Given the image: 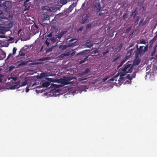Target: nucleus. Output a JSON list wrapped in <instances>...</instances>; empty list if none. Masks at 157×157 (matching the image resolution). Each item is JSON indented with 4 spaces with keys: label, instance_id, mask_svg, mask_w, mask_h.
<instances>
[{
    "label": "nucleus",
    "instance_id": "obj_1",
    "mask_svg": "<svg viewBox=\"0 0 157 157\" xmlns=\"http://www.w3.org/2000/svg\"><path fill=\"white\" fill-rule=\"evenodd\" d=\"M2 5L4 11L7 12V13L4 17V19L9 20H12L13 16L12 13L10 12L13 6L12 1H5L3 3Z\"/></svg>",
    "mask_w": 157,
    "mask_h": 157
},
{
    "label": "nucleus",
    "instance_id": "obj_2",
    "mask_svg": "<svg viewBox=\"0 0 157 157\" xmlns=\"http://www.w3.org/2000/svg\"><path fill=\"white\" fill-rule=\"evenodd\" d=\"M133 67L131 65V64L128 63L127 62L125 64L123 65L122 67L120 68L119 70V72L120 76L119 80L118 81V83L116 82V84H118L120 82L119 81L123 80L124 78L123 76L126 75L128 73H130L132 72L133 70Z\"/></svg>",
    "mask_w": 157,
    "mask_h": 157
},
{
    "label": "nucleus",
    "instance_id": "obj_3",
    "mask_svg": "<svg viewBox=\"0 0 157 157\" xmlns=\"http://www.w3.org/2000/svg\"><path fill=\"white\" fill-rule=\"evenodd\" d=\"M148 44L146 45L145 46H140L139 48H138L137 51H135V55H136L137 56L140 55L141 56L144 55L148 50Z\"/></svg>",
    "mask_w": 157,
    "mask_h": 157
},
{
    "label": "nucleus",
    "instance_id": "obj_4",
    "mask_svg": "<svg viewBox=\"0 0 157 157\" xmlns=\"http://www.w3.org/2000/svg\"><path fill=\"white\" fill-rule=\"evenodd\" d=\"M73 79V78L70 77L64 76L63 78H60L59 80V82L63 85H65L67 84H71L72 82H70V81L72 80Z\"/></svg>",
    "mask_w": 157,
    "mask_h": 157
},
{
    "label": "nucleus",
    "instance_id": "obj_5",
    "mask_svg": "<svg viewBox=\"0 0 157 157\" xmlns=\"http://www.w3.org/2000/svg\"><path fill=\"white\" fill-rule=\"evenodd\" d=\"M67 32V31H62L61 32H59L57 35L55 36L56 38H57V41H59L60 39L63 36V35L66 34Z\"/></svg>",
    "mask_w": 157,
    "mask_h": 157
},
{
    "label": "nucleus",
    "instance_id": "obj_6",
    "mask_svg": "<svg viewBox=\"0 0 157 157\" xmlns=\"http://www.w3.org/2000/svg\"><path fill=\"white\" fill-rule=\"evenodd\" d=\"M141 61V59L140 58H139V56H136V55H135V59L133 61V64H131L132 66L133 67L134 66H136L140 64Z\"/></svg>",
    "mask_w": 157,
    "mask_h": 157
},
{
    "label": "nucleus",
    "instance_id": "obj_7",
    "mask_svg": "<svg viewBox=\"0 0 157 157\" xmlns=\"http://www.w3.org/2000/svg\"><path fill=\"white\" fill-rule=\"evenodd\" d=\"M90 51L89 50H85L77 54L76 56H79L80 58H84L85 56V55L87 54Z\"/></svg>",
    "mask_w": 157,
    "mask_h": 157
},
{
    "label": "nucleus",
    "instance_id": "obj_8",
    "mask_svg": "<svg viewBox=\"0 0 157 157\" xmlns=\"http://www.w3.org/2000/svg\"><path fill=\"white\" fill-rule=\"evenodd\" d=\"M20 81H17L14 83V85L10 87V89L11 90H14L15 89H18L20 87Z\"/></svg>",
    "mask_w": 157,
    "mask_h": 157
},
{
    "label": "nucleus",
    "instance_id": "obj_9",
    "mask_svg": "<svg viewBox=\"0 0 157 157\" xmlns=\"http://www.w3.org/2000/svg\"><path fill=\"white\" fill-rule=\"evenodd\" d=\"M30 0H26L25 2H24L23 6L25 7L26 10L29 9V8L31 5V3L29 2Z\"/></svg>",
    "mask_w": 157,
    "mask_h": 157
},
{
    "label": "nucleus",
    "instance_id": "obj_10",
    "mask_svg": "<svg viewBox=\"0 0 157 157\" xmlns=\"http://www.w3.org/2000/svg\"><path fill=\"white\" fill-rule=\"evenodd\" d=\"M90 71V69L87 68L84 71L78 74V76L79 77H81L83 75L88 74Z\"/></svg>",
    "mask_w": 157,
    "mask_h": 157
},
{
    "label": "nucleus",
    "instance_id": "obj_11",
    "mask_svg": "<svg viewBox=\"0 0 157 157\" xmlns=\"http://www.w3.org/2000/svg\"><path fill=\"white\" fill-rule=\"evenodd\" d=\"M41 86L42 87H47L50 85V82L45 80H42L41 82Z\"/></svg>",
    "mask_w": 157,
    "mask_h": 157
},
{
    "label": "nucleus",
    "instance_id": "obj_12",
    "mask_svg": "<svg viewBox=\"0 0 157 157\" xmlns=\"http://www.w3.org/2000/svg\"><path fill=\"white\" fill-rule=\"evenodd\" d=\"M9 30V29H7L5 27H0V33L1 34H4L6 32Z\"/></svg>",
    "mask_w": 157,
    "mask_h": 157
},
{
    "label": "nucleus",
    "instance_id": "obj_13",
    "mask_svg": "<svg viewBox=\"0 0 157 157\" xmlns=\"http://www.w3.org/2000/svg\"><path fill=\"white\" fill-rule=\"evenodd\" d=\"M71 45H69L68 46H67L66 45H61L59 46V48L61 50L63 51L65 50L68 47H71Z\"/></svg>",
    "mask_w": 157,
    "mask_h": 157
},
{
    "label": "nucleus",
    "instance_id": "obj_14",
    "mask_svg": "<svg viewBox=\"0 0 157 157\" xmlns=\"http://www.w3.org/2000/svg\"><path fill=\"white\" fill-rule=\"evenodd\" d=\"M41 17L43 21H47L49 19V17L47 14H43L41 16Z\"/></svg>",
    "mask_w": 157,
    "mask_h": 157
},
{
    "label": "nucleus",
    "instance_id": "obj_15",
    "mask_svg": "<svg viewBox=\"0 0 157 157\" xmlns=\"http://www.w3.org/2000/svg\"><path fill=\"white\" fill-rule=\"evenodd\" d=\"M95 7L96 9V12L98 13L101 10V7L100 3H98L95 5Z\"/></svg>",
    "mask_w": 157,
    "mask_h": 157
},
{
    "label": "nucleus",
    "instance_id": "obj_16",
    "mask_svg": "<svg viewBox=\"0 0 157 157\" xmlns=\"http://www.w3.org/2000/svg\"><path fill=\"white\" fill-rule=\"evenodd\" d=\"M136 9H135L132 12L130 15V18H131L132 16H133V18H134L136 16V15L137 13L136 12Z\"/></svg>",
    "mask_w": 157,
    "mask_h": 157
},
{
    "label": "nucleus",
    "instance_id": "obj_17",
    "mask_svg": "<svg viewBox=\"0 0 157 157\" xmlns=\"http://www.w3.org/2000/svg\"><path fill=\"white\" fill-rule=\"evenodd\" d=\"M88 17L87 16H85L82 18V21L80 22L81 24L82 25L84 24L88 20Z\"/></svg>",
    "mask_w": 157,
    "mask_h": 157
},
{
    "label": "nucleus",
    "instance_id": "obj_18",
    "mask_svg": "<svg viewBox=\"0 0 157 157\" xmlns=\"http://www.w3.org/2000/svg\"><path fill=\"white\" fill-rule=\"evenodd\" d=\"M17 77H9L8 78V80L10 81L12 83H13L14 82L17 80Z\"/></svg>",
    "mask_w": 157,
    "mask_h": 157
},
{
    "label": "nucleus",
    "instance_id": "obj_19",
    "mask_svg": "<svg viewBox=\"0 0 157 157\" xmlns=\"http://www.w3.org/2000/svg\"><path fill=\"white\" fill-rule=\"evenodd\" d=\"M119 72H118V73H117L115 76H114L112 78L110 79L109 80L110 81V83L113 82V81H114L115 80V78H117L118 77V76L120 75V74L119 73Z\"/></svg>",
    "mask_w": 157,
    "mask_h": 157
},
{
    "label": "nucleus",
    "instance_id": "obj_20",
    "mask_svg": "<svg viewBox=\"0 0 157 157\" xmlns=\"http://www.w3.org/2000/svg\"><path fill=\"white\" fill-rule=\"evenodd\" d=\"M85 44L86 45V47L89 48H91V46L93 45V44L90 43V42L89 40H87Z\"/></svg>",
    "mask_w": 157,
    "mask_h": 157
},
{
    "label": "nucleus",
    "instance_id": "obj_21",
    "mask_svg": "<svg viewBox=\"0 0 157 157\" xmlns=\"http://www.w3.org/2000/svg\"><path fill=\"white\" fill-rule=\"evenodd\" d=\"M73 8L74 7L72 4L70 6L68 9L67 10H66L67 13H69L71 12Z\"/></svg>",
    "mask_w": 157,
    "mask_h": 157
},
{
    "label": "nucleus",
    "instance_id": "obj_22",
    "mask_svg": "<svg viewBox=\"0 0 157 157\" xmlns=\"http://www.w3.org/2000/svg\"><path fill=\"white\" fill-rule=\"evenodd\" d=\"M15 25L13 21H11L9 23L8 25V28L10 29L13 27V25Z\"/></svg>",
    "mask_w": 157,
    "mask_h": 157
},
{
    "label": "nucleus",
    "instance_id": "obj_23",
    "mask_svg": "<svg viewBox=\"0 0 157 157\" xmlns=\"http://www.w3.org/2000/svg\"><path fill=\"white\" fill-rule=\"evenodd\" d=\"M147 43V42L144 39H142L139 40V42H138V44H145Z\"/></svg>",
    "mask_w": 157,
    "mask_h": 157
},
{
    "label": "nucleus",
    "instance_id": "obj_24",
    "mask_svg": "<svg viewBox=\"0 0 157 157\" xmlns=\"http://www.w3.org/2000/svg\"><path fill=\"white\" fill-rule=\"evenodd\" d=\"M144 18H142L140 21L139 23V25H144L146 23V19L145 21H144Z\"/></svg>",
    "mask_w": 157,
    "mask_h": 157
},
{
    "label": "nucleus",
    "instance_id": "obj_25",
    "mask_svg": "<svg viewBox=\"0 0 157 157\" xmlns=\"http://www.w3.org/2000/svg\"><path fill=\"white\" fill-rule=\"evenodd\" d=\"M156 39V38L155 37H154L152 39L149 41V44L150 45L152 44L153 43H154V42L155 41Z\"/></svg>",
    "mask_w": 157,
    "mask_h": 157
},
{
    "label": "nucleus",
    "instance_id": "obj_26",
    "mask_svg": "<svg viewBox=\"0 0 157 157\" xmlns=\"http://www.w3.org/2000/svg\"><path fill=\"white\" fill-rule=\"evenodd\" d=\"M132 52H130V51H128L127 52L125 57H127L128 58H130Z\"/></svg>",
    "mask_w": 157,
    "mask_h": 157
},
{
    "label": "nucleus",
    "instance_id": "obj_27",
    "mask_svg": "<svg viewBox=\"0 0 157 157\" xmlns=\"http://www.w3.org/2000/svg\"><path fill=\"white\" fill-rule=\"evenodd\" d=\"M123 44H124L123 43H122L120 44L119 46V48L117 49V52H118L120 51L123 46Z\"/></svg>",
    "mask_w": 157,
    "mask_h": 157
},
{
    "label": "nucleus",
    "instance_id": "obj_28",
    "mask_svg": "<svg viewBox=\"0 0 157 157\" xmlns=\"http://www.w3.org/2000/svg\"><path fill=\"white\" fill-rule=\"evenodd\" d=\"M25 54L23 53L22 51L21 50L19 52V54L17 56V57H19L21 56L22 57L24 56H25Z\"/></svg>",
    "mask_w": 157,
    "mask_h": 157
},
{
    "label": "nucleus",
    "instance_id": "obj_29",
    "mask_svg": "<svg viewBox=\"0 0 157 157\" xmlns=\"http://www.w3.org/2000/svg\"><path fill=\"white\" fill-rule=\"evenodd\" d=\"M27 80H25L24 82H22V83L21 84V85H20V87L21 86H25L27 84Z\"/></svg>",
    "mask_w": 157,
    "mask_h": 157
},
{
    "label": "nucleus",
    "instance_id": "obj_30",
    "mask_svg": "<svg viewBox=\"0 0 157 157\" xmlns=\"http://www.w3.org/2000/svg\"><path fill=\"white\" fill-rule=\"evenodd\" d=\"M124 78L123 79V80H124V78H126L128 79L130 81H131L132 79L133 78L130 75V74H128L127 75L126 77H124Z\"/></svg>",
    "mask_w": 157,
    "mask_h": 157
},
{
    "label": "nucleus",
    "instance_id": "obj_31",
    "mask_svg": "<svg viewBox=\"0 0 157 157\" xmlns=\"http://www.w3.org/2000/svg\"><path fill=\"white\" fill-rule=\"evenodd\" d=\"M51 29L53 30H54L55 33H56L58 30V28L56 26H53L51 28Z\"/></svg>",
    "mask_w": 157,
    "mask_h": 157
},
{
    "label": "nucleus",
    "instance_id": "obj_32",
    "mask_svg": "<svg viewBox=\"0 0 157 157\" xmlns=\"http://www.w3.org/2000/svg\"><path fill=\"white\" fill-rule=\"evenodd\" d=\"M67 0H60L59 2L62 5H65L67 3Z\"/></svg>",
    "mask_w": 157,
    "mask_h": 157
},
{
    "label": "nucleus",
    "instance_id": "obj_33",
    "mask_svg": "<svg viewBox=\"0 0 157 157\" xmlns=\"http://www.w3.org/2000/svg\"><path fill=\"white\" fill-rule=\"evenodd\" d=\"M132 28V26L131 25L125 31V33L126 34L127 33H128L129 32L130 30H131V29Z\"/></svg>",
    "mask_w": 157,
    "mask_h": 157
},
{
    "label": "nucleus",
    "instance_id": "obj_34",
    "mask_svg": "<svg viewBox=\"0 0 157 157\" xmlns=\"http://www.w3.org/2000/svg\"><path fill=\"white\" fill-rule=\"evenodd\" d=\"M115 84H116V85H119V84H121V83H123V80H121L120 81H119V82H120L119 83H116V82H117V83H118V82L117 81H118L119 80H118L117 81V78H115Z\"/></svg>",
    "mask_w": 157,
    "mask_h": 157
},
{
    "label": "nucleus",
    "instance_id": "obj_35",
    "mask_svg": "<svg viewBox=\"0 0 157 157\" xmlns=\"http://www.w3.org/2000/svg\"><path fill=\"white\" fill-rule=\"evenodd\" d=\"M57 38H56V37H55V38L53 37H52V38H51V39H49V40H51V42H52V43H54L56 41V39Z\"/></svg>",
    "mask_w": 157,
    "mask_h": 157
},
{
    "label": "nucleus",
    "instance_id": "obj_36",
    "mask_svg": "<svg viewBox=\"0 0 157 157\" xmlns=\"http://www.w3.org/2000/svg\"><path fill=\"white\" fill-rule=\"evenodd\" d=\"M91 26V23L87 24L86 25V28H85V29H86V30H88L90 28Z\"/></svg>",
    "mask_w": 157,
    "mask_h": 157
},
{
    "label": "nucleus",
    "instance_id": "obj_37",
    "mask_svg": "<svg viewBox=\"0 0 157 157\" xmlns=\"http://www.w3.org/2000/svg\"><path fill=\"white\" fill-rule=\"evenodd\" d=\"M156 46L155 48H154V49H153V51H152V52L151 53V56H153L155 55V54L156 52Z\"/></svg>",
    "mask_w": 157,
    "mask_h": 157
},
{
    "label": "nucleus",
    "instance_id": "obj_38",
    "mask_svg": "<svg viewBox=\"0 0 157 157\" xmlns=\"http://www.w3.org/2000/svg\"><path fill=\"white\" fill-rule=\"evenodd\" d=\"M15 67L14 66L11 65V66H10L9 67V71H12L14 69H15Z\"/></svg>",
    "mask_w": 157,
    "mask_h": 157
},
{
    "label": "nucleus",
    "instance_id": "obj_39",
    "mask_svg": "<svg viewBox=\"0 0 157 157\" xmlns=\"http://www.w3.org/2000/svg\"><path fill=\"white\" fill-rule=\"evenodd\" d=\"M40 76L41 78H44L46 76V74L44 73H42L40 74Z\"/></svg>",
    "mask_w": 157,
    "mask_h": 157
},
{
    "label": "nucleus",
    "instance_id": "obj_40",
    "mask_svg": "<svg viewBox=\"0 0 157 157\" xmlns=\"http://www.w3.org/2000/svg\"><path fill=\"white\" fill-rule=\"evenodd\" d=\"M47 57L42 58L38 59L39 61H43L45 60H48Z\"/></svg>",
    "mask_w": 157,
    "mask_h": 157
},
{
    "label": "nucleus",
    "instance_id": "obj_41",
    "mask_svg": "<svg viewBox=\"0 0 157 157\" xmlns=\"http://www.w3.org/2000/svg\"><path fill=\"white\" fill-rule=\"evenodd\" d=\"M17 50V49L16 48H13L12 55H14L15 54Z\"/></svg>",
    "mask_w": 157,
    "mask_h": 157
},
{
    "label": "nucleus",
    "instance_id": "obj_42",
    "mask_svg": "<svg viewBox=\"0 0 157 157\" xmlns=\"http://www.w3.org/2000/svg\"><path fill=\"white\" fill-rule=\"evenodd\" d=\"M128 59V58H127V57H125L123 59L122 61H121V62H122L123 63H124V62L127 61Z\"/></svg>",
    "mask_w": 157,
    "mask_h": 157
},
{
    "label": "nucleus",
    "instance_id": "obj_43",
    "mask_svg": "<svg viewBox=\"0 0 157 157\" xmlns=\"http://www.w3.org/2000/svg\"><path fill=\"white\" fill-rule=\"evenodd\" d=\"M76 51L74 50H73L71 52V56H73L75 54Z\"/></svg>",
    "mask_w": 157,
    "mask_h": 157
},
{
    "label": "nucleus",
    "instance_id": "obj_44",
    "mask_svg": "<svg viewBox=\"0 0 157 157\" xmlns=\"http://www.w3.org/2000/svg\"><path fill=\"white\" fill-rule=\"evenodd\" d=\"M65 54L66 56H71V52H67L66 53H64Z\"/></svg>",
    "mask_w": 157,
    "mask_h": 157
},
{
    "label": "nucleus",
    "instance_id": "obj_45",
    "mask_svg": "<svg viewBox=\"0 0 157 157\" xmlns=\"http://www.w3.org/2000/svg\"><path fill=\"white\" fill-rule=\"evenodd\" d=\"M4 77V76L2 74H0V82H2V78Z\"/></svg>",
    "mask_w": 157,
    "mask_h": 157
},
{
    "label": "nucleus",
    "instance_id": "obj_46",
    "mask_svg": "<svg viewBox=\"0 0 157 157\" xmlns=\"http://www.w3.org/2000/svg\"><path fill=\"white\" fill-rule=\"evenodd\" d=\"M65 56H66L65 54L64 53H63V54H62L61 55H59V58H63V57H64Z\"/></svg>",
    "mask_w": 157,
    "mask_h": 157
},
{
    "label": "nucleus",
    "instance_id": "obj_47",
    "mask_svg": "<svg viewBox=\"0 0 157 157\" xmlns=\"http://www.w3.org/2000/svg\"><path fill=\"white\" fill-rule=\"evenodd\" d=\"M30 87V86H27L26 87V89L25 90V91L26 93L28 92L29 90V87Z\"/></svg>",
    "mask_w": 157,
    "mask_h": 157
},
{
    "label": "nucleus",
    "instance_id": "obj_48",
    "mask_svg": "<svg viewBox=\"0 0 157 157\" xmlns=\"http://www.w3.org/2000/svg\"><path fill=\"white\" fill-rule=\"evenodd\" d=\"M25 64V63L24 62H21L18 64V66H22L24 65Z\"/></svg>",
    "mask_w": 157,
    "mask_h": 157
},
{
    "label": "nucleus",
    "instance_id": "obj_49",
    "mask_svg": "<svg viewBox=\"0 0 157 157\" xmlns=\"http://www.w3.org/2000/svg\"><path fill=\"white\" fill-rule=\"evenodd\" d=\"M3 12L1 10H0V17L2 18L3 19V17H4L3 16Z\"/></svg>",
    "mask_w": 157,
    "mask_h": 157
},
{
    "label": "nucleus",
    "instance_id": "obj_50",
    "mask_svg": "<svg viewBox=\"0 0 157 157\" xmlns=\"http://www.w3.org/2000/svg\"><path fill=\"white\" fill-rule=\"evenodd\" d=\"M144 2H140L138 3V6H141L143 4Z\"/></svg>",
    "mask_w": 157,
    "mask_h": 157
},
{
    "label": "nucleus",
    "instance_id": "obj_51",
    "mask_svg": "<svg viewBox=\"0 0 157 157\" xmlns=\"http://www.w3.org/2000/svg\"><path fill=\"white\" fill-rule=\"evenodd\" d=\"M134 33V31H133V32H132L131 34H130L129 36V38H131L132 37V36H133V33Z\"/></svg>",
    "mask_w": 157,
    "mask_h": 157
},
{
    "label": "nucleus",
    "instance_id": "obj_52",
    "mask_svg": "<svg viewBox=\"0 0 157 157\" xmlns=\"http://www.w3.org/2000/svg\"><path fill=\"white\" fill-rule=\"evenodd\" d=\"M45 43V44L47 45V46L48 47L49 44V43L48 41V39H47V40H46Z\"/></svg>",
    "mask_w": 157,
    "mask_h": 157
},
{
    "label": "nucleus",
    "instance_id": "obj_53",
    "mask_svg": "<svg viewBox=\"0 0 157 157\" xmlns=\"http://www.w3.org/2000/svg\"><path fill=\"white\" fill-rule=\"evenodd\" d=\"M12 55V54H9L8 56H7V58H6V60L10 58L11 57V56Z\"/></svg>",
    "mask_w": 157,
    "mask_h": 157
},
{
    "label": "nucleus",
    "instance_id": "obj_54",
    "mask_svg": "<svg viewBox=\"0 0 157 157\" xmlns=\"http://www.w3.org/2000/svg\"><path fill=\"white\" fill-rule=\"evenodd\" d=\"M120 57V56H117V57L113 59V61H115L116 60H117V59H118Z\"/></svg>",
    "mask_w": 157,
    "mask_h": 157
},
{
    "label": "nucleus",
    "instance_id": "obj_55",
    "mask_svg": "<svg viewBox=\"0 0 157 157\" xmlns=\"http://www.w3.org/2000/svg\"><path fill=\"white\" fill-rule=\"evenodd\" d=\"M139 16H138L136 17V21H135V23H138V21H139Z\"/></svg>",
    "mask_w": 157,
    "mask_h": 157
},
{
    "label": "nucleus",
    "instance_id": "obj_56",
    "mask_svg": "<svg viewBox=\"0 0 157 157\" xmlns=\"http://www.w3.org/2000/svg\"><path fill=\"white\" fill-rule=\"evenodd\" d=\"M109 52L108 51H106L104 52H103L102 53V55L105 56L106 55V54H107Z\"/></svg>",
    "mask_w": 157,
    "mask_h": 157
},
{
    "label": "nucleus",
    "instance_id": "obj_57",
    "mask_svg": "<svg viewBox=\"0 0 157 157\" xmlns=\"http://www.w3.org/2000/svg\"><path fill=\"white\" fill-rule=\"evenodd\" d=\"M124 63H123L122 62H121L120 63V65H119L118 66V68H119L120 67H122V66L123 65Z\"/></svg>",
    "mask_w": 157,
    "mask_h": 157
},
{
    "label": "nucleus",
    "instance_id": "obj_58",
    "mask_svg": "<svg viewBox=\"0 0 157 157\" xmlns=\"http://www.w3.org/2000/svg\"><path fill=\"white\" fill-rule=\"evenodd\" d=\"M52 49L51 48H49L48 49L47 51H46V52H52Z\"/></svg>",
    "mask_w": 157,
    "mask_h": 157
},
{
    "label": "nucleus",
    "instance_id": "obj_59",
    "mask_svg": "<svg viewBox=\"0 0 157 157\" xmlns=\"http://www.w3.org/2000/svg\"><path fill=\"white\" fill-rule=\"evenodd\" d=\"M89 56H87L86 57H85V58H84L83 59V60L84 61V62H85L86 61H87V58H88Z\"/></svg>",
    "mask_w": 157,
    "mask_h": 157
},
{
    "label": "nucleus",
    "instance_id": "obj_60",
    "mask_svg": "<svg viewBox=\"0 0 157 157\" xmlns=\"http://www.w3.org/2000/svg\"><path fill=\"white\" fill-rule=\"evenodd\" d=\"M134 46L133 44H129V47H128V48H130Z\"/></svg>",
    "mask_w": 157,
    "mask_h": 157
},
{
    "label": "nucleus",
    "instance_id": "obj_61",
    "mask_svg": "<svg viewBox=\"0 0 157 157\" xmlns=\"http://www.w3.org/2000/svg\"><path fill=\"white\" fill-rule=\"evenodd\" d=\"M48 36L49 37H52V32H51L50 33H49L48 35Z\"/></svg>",
    "mask_w": 157,
    "mask_h": 157
},
{
    "label": "nucleus",
    "instance_id": "obj_62",
    "mask_svg": "<svg viewBox=\"0 0 157 157\" xmlns=\"http://www.w3.org/2000/svg\"><path fill=\"white\" fill-rule=\"evenodd\" d=\"M87 78H83V77L82 78L80 79L79 80L80 81H84L86 80L87 79Z\"/></svg>",
    "mask_w": 157,
    "mask_h": 157
},
{
    "label": "nucleus",
    "instance_id": "obj_63",
    "mask_svg": "<svg viewBox=\"0 0 157 157\" xmlns=\"http://www.w3.org/2000/svg\"><path fill=\"white\" fill-rule=\"evenodd\" d=\"M136 75V74L135 73H134L132 74V75L131 77H132L134 78L135 77V76Z\"/></svg>",
    "mask_w": 157,
    "mask_h": 157
},
{
    "label": "nucleus",
    "instance_id": "obj_64",
    "mask_svg": "<svg viewBox=\"0 0 157 157\" xmlns=\"http://www.w3.org/2000/svg\"><path fill=\"white\" fill-rule=\"evenodd\" d=\"M36 85V83H33L32 84V85L31 86V88H30V89H32V87H33L34 86H35Z\"/></svg>",
    "mask_w": 157,
    "mask_h": 157
}]
</instances>
